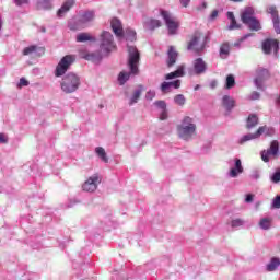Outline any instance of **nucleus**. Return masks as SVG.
Masks as SVG:
<instances>
[{
	"mask_svg": "<svg viewBox=\"0 0 280 280\" xmlns=\"http://www.w3.org/2000/svg\"><path fill=\"white\" fill-rule=\"evenodd\" d=\"M196 75H202L207 71V62L202 58H197L192 62Z\"/></svg>",
	"mask_w": 280,
	"mask_h": 280,
	"instance_id": "nucleus-14",
	"label": "nucleus"
},
{
	"mask_svg": "<svg viewBox=\"0 0 280 280\" xmlns=\"http://www.w3.org/2000/svg\"><path fill=\"white\" fill-rule=\"evenodd\" d=\"M280 266V259L277 257L271 258V261L267 265L268 272H273Z\"/></svg>",
	"mask_w": 280,
	"mask_h": 280,
	"instance_id": "nucleus-28",
	"label": "nucleus"
},
{
	"mask_svg": "<svg viewBox=\"0 0 280 280\" xmlns=\"http://www.w3.org/2000/svg\"><path fill=\"white\" fill-rule=\"evenodd\" d=\"M1 27H3V20L1 19V15H0V31H1Z\"/></svg>",
	"mask_w": 280,
	"mask_h": 280,
	"instance_id": "nucleus-58",
	"label": "nucleus"
},
{
	"mask_svg": "<svg viewBox=\"0 0 280 280\" xmlns=\"http://www.w3.org/2000/svg\"><path fill=\"white\" fill-rule=\"evenodd\" d=\"M228 19H230L231 21L229 30H240V25L237 24V21L235 20V15L233 14V12H228Z\"/></svg>",
	"mask_w": 280,
	"mask_h": 280,
	"instance_id": "nucleus-31",
	"label": "nucleus"
},
{
	"mask_svg": "<svg viewBox=\"0 0 280 280\" xmlns=\"http://www.w3.org/2000/svg\"><path fill=\"white\" fill-rule=\"evenodd\" d=\"M202 8H207V2H203V3H202Z\"/></svg>",
	"mask_w": 280,
	"mask_h": 280,
	"instance_id": "nucleus-61",
	"label": "nucleus"
},
{
	"mask_svg": "<svg viewBox=\"0 0 280 280\" xmlns=\"http://www.w3.org/2000/svg\"><path fill=\"white\" fill-rule=\"evenodd\" d=\"M110 27L118 38L124 37V25H121V21L119 19L114 18L110 22Z\"/></svg>",
	"mask_w": 280,
	"mask_h": 280,
	"instance_id": "nucleus-15",
	"label": "nucleus"
},
{
	"mask_svg": "<svg viewBox=\"0 0 280 280\" xmlns=\"http://www.w3.org/2000/svg\"><path fill=\"white\" fill-rule=\"evenodd\" d=\"M126 40H131V43L133 40H137V32H135L132 30H127L126 31Z\"/></svg>",
	"mask_w": 280,
	"mask_h": 280,
	"instance_id": "nucleus-35",
	"label": "nucleus"
},
{
	"mask_svg": "<svg viewBox=\"0 0 280 280\" xmlns=\"http://www.w3.org/2000/svg\"><path fill=\"white\" fill-rule=\"evenodd\" d=\"M268 14H271L272 21L276 19H279V11L277 10V7L271 5L267 9Z\"/></svg>",
	"mask_w": 280,
	"mask_h": 280,
	"instance_id": "nucleus-33",
	"label": "nucleus"
},
{
	"mask_svg": "<svg viewBox=\"0 0 280 280\" xmlns=\"http://www.w3.org/2000/svg\"><path fill=\"white\" fill-rule=\"evenodd\" d=\"M161 91L162 93H170V91H172V86H170L168 82H163L161 84Z\"/></svg>",
	"mask_w": 280,
	"mask_h": 280,
	"instance_id": "nucleus-42",
	"label": "nucleus"
},
{
	"mask_svg": "<svg viewBox=\"0 0 280 280\" xmlns=\"http://www.w3.org/2000/svg\"><path fill=\"white\" fill-rule=\"evenodd\" d=\"M0 143H8V137L5 133H0Z\"/></svg>",
	"mask_w": 280,
	"mask_h": 280,
	"instance_id": "nucleus-50",
	"label": "nucleus"
},
{
	"mask_svg": "<svg viewBox=\"0 0 280 280\" xmlns=\"http://www.w3.org/2000/svg\"><path fill=\"white\" fill-rule=\"evenodd\" d=\"M42 32L45 33L47 32V30L45 27H42Z\"/></svg>",
	"mask_w": 280,
	"mask_h": 280,
	"instance_id": "nucleus-62",
	"label": "nucleus"
},
{
	"mask_svg": "<svg viewBox=\"0 0 280 280\" xmlns=\"http://www.w3.org/2000/svg\"><path fill=\"white\" fill-rule=\"evenodd\" d=\"M36 49H38V47L36 45L28 46L23 49V56H30V55L34 54V51H36Z\"/></svg>",
	"mask_w": 280,
	"mask_h": 280,
	"instance_id": "nucleus-37",
	"label": "nucleus"
},
{
	"mask_svg": "<svg viewBox=\"0 0 280 280\" xmlns=\"http://www.w3.org/2000/svg\"><path fill=\"white\" fill-rule=\"evenodd\" d=\"M160 119L162 121H165V119H167V109H162L161 115H160Z\"/></svg>",
	"mask_w": 280,
	"mask_h": 280,
	"instance_id": "nucleus-48",
	"label": "nucleus"
},
{
	"mask_svg": "<svg viewBox=\"0 0 280 280\" xmlns=\"http://www.w3.org/2000/svg\"><path fill=\"white\" fill-rule=\"evenodd\" d=\"M231 51V46L229 44H222L220 47V56H229Z\"/></svg>",
	"mask_w": 280,
	"mask_h": 280,
	"instance_id": "nucleus-34",
	"label": "nucleus"
},
{
	"mask_svg": "<svg viewBox=\"0 0 280 280\" xmlns=\"http://www.w3.org/2000/svg\"><path fill=\"white\" fill-rule=\"evenodd\" d=\"M177 135L179 139L189 141V139L196 135V124H194V118L185 116L182 124L177 126Z\"/></svg>",
	"mask_w": 280,
	"mask_h": 280,
	"instance_id": "nucleus-3",
	"label": "nucleus"
},
{
	"mask_svg": "<svg viewBox=\"0 0 280 280\" xmlns=\"http://www.w3.org/2000/svg\"><path fill=\"white\" fill-rule=\"evenodd\" d=\"M60 85L63 93H75L80 89V77L75 73H68L62 78Z\"/></svg>",
	"mask_w": 280,
	"mask_h": 280,
	"instance_id": "nucleus-5",
	"label": "nucleus"
},
{
	"mask_svg": "<svg viewBox=\"0 0 280 280\" xmlns=\"http://www.w3.org/2000/svg\"><path fill=\"white\" fill-rule=\"evenodd\" d=\"M75 61V58L72 55L65 56L59 63L56 67L55 75L56 78H61V75H65L67 71H69V68L73 62Z\"/></svg>",
	"mask_w": 280,
	"mask_h": 280,
	"instance_id": "nucleus-9",
	"label": "nucleus"
},
{
	"mask_svg": "<svg viewBox=\"0 0 280 280\" xmlns=\"http://www.w3.org/2000/svg\"><path fill=\"white\" fill-rule=\"evenodd\" d=\"M207 43H209L207 35L200 32H195L188 42L187 49L189 51H194L197 56H202V52L207 47Z\"/></svg>",
	"mask_w": 280,
	"mask_h": 280,
	"instance_id": "nucleus-2",
	"label": "nucleus"
},
{
	"mask_svg": "<svg viewBox=\"0 0 280 280\" xmlns=\"http://www.w3.org/2000/svg\"><path fill=\"white\" fill-rule=\"evenodd\" d=\"M149 27H150V30H156V27H161V21L150 20Z\"/></svg>",
	"mask_w": 280,
	"mask_h": 280,
	"instance_id": "nucleus-39",
	"label": "nucleus"
},
{
	"mask_svg": "<svg viewBox=\"0 0 280 280\" xmlns=\"http://www.w3.org/2000/svg\"><path fill=\"white\" fill-rule=\"evenodd\" d=\"M24 3H27V0H15L16 5H23Z\"/></svg>",
	"mask_w": 280,
	"mask_h": 280,
	"instance_id": "nucleus-55",
	"label": "nucleus"
},
{
	"mask_svg": "<svg viewBox=\"0 0 280 280\" xmlns=\"http://www.w3.org/2000/svg\"><path fill=\"white\" fill-rule=\"evenodd\" d=\"M141 60V55L139 50L135 46H128V69L130 72H120L118 75L119 84L124 85L128 80H130V75H139V62Z\"/></svg>",
	"mask_w": 280,
	"mask_h": 280,
	"instance_id": "nucleus-1",
	"label": "nucleus"
},
{
	"mask_svg": "<svg viewBox=\"0 0 280 280\" xmlns=\"http://www.w3.org/2000/svg\"><path fill=\"white\" fill-rule=\"evenodd\" d=\"M154 97H156V92L150 90L149 92H147L145 98L149 101L154 100Z\"/></svg>",
	"mask_w": 280,
	"mask_h": 280,
	"instance_id": "nucleus-46",
	"label": "nucleus"
},
{
	"mask_svg": "<svg viewBox=\"0 0 280 280\" xmlns=\"http://www.w3.org/2000/svg\"><path fill=\"white\" fill-rule=\"evenodd\" d=\"M275 130L268 126H261L259 127L256 132L254 133H247L245 136H243L238 143L241 145H244V143H246V141H253L254 139H259V137H261V135H266L267 137H271V135H273Z\"/></svg>",
	"mask_w": 280,
	"mask_h": 280,
	"instance_id": "nucleus-7",
	"label": "nucleus"
},
{
	"mask_svg": "<svg viewBox=\"0 0 280 280\" xmlns=\"http://www.w3.org/2000/svg\"><path fill=\"white\" fill-rule=\"evenodd\" d=\"M253 19H255V9H253L252 7L245 8L241 14L242 23L246 25V23H248V21H252Z\"/></svg>",
	"mask_w": 280,
	"mask_h": 280,
	"instance_id": "nucleus-16",
	"label": "nucleus"
},
{
	"mask_svg": "<svg viewBox=\"0 0 280 280\" xmlns=\"http://www.w3.org/2000/svg\"><path fill=\"white\" fill-rule=\"evenodd\" d=\"M102 183V179H100V175L94 174L93 176L89 177L88 180L84 182L82 185L83 191L93 192L97 190V185Z\"/></svg>",
	"mask_w": 280,
	"mask_h": 280,
	"instance_id": "nucleus-13",
	"label": "nucleus"
},
{
	"mask_svg": "<svg viewBox=\"0 0 280 280\" xmlns=\"http://www.w3.org/2000/svg\"><path fill=\"white\" fill-rule=\"evenodd\" d=\"M167 56V67H174V65H176V59L178 58V52L176 51V49H174V46L170 47Z\"/></svg>",
	"mask_w": 280,
	"mask_h": 280,
	"instance_id": "nucleus-22",
	"label": "nucleus"
},
{
	"mask_svg": "<svg viewBox=\"0 0 280 280\" xmlns=\"http://www.w3.org/2000/svg\"><path fill=\"white\" fill-rule=\"evenodd\" d=\"M143 91H145V88L143 85H138V88L132 92L129 101V106H132L133 104H137V102H139Z\"/></svg>",
	"mask_w": 280,
	"mask_h": 280,
	"instance_id": "nucleus-18",
	"label": "nucleus"
},
{
	"mask_svg": "<svg viewBox=\"0 0 280 280\" xmlns=\"http://www.w3.org/2000/svg\"><path fill=\"white\" fill-rule=\"evenodd\" d=\"M185 75V66H179L174 72H170L165 75V80H174L176 78H183Z\"/></svg>",
	"mask_w": 280,
	"mask_h": 280,
	"instance_id": "nucleus-23",
	"label": "nucleus"
},
{
	"mask_svg": "<svg viewBox=\"0 0 280 280\" xmlns=\"http://www.w3.org/2000/svg\"><path fill=\"white\" fill-rule=\"evenodd\" d=\"M222 104L226 110H233V108H235V100L231 98L229 95L223 96Z\"/></svg>",
	"mask_w": 280,
	"mask_h": 280,
	"instance_id": "nucleus-25",
	"label": "nucleus"
},
{
	"mask_svg": "<svg viewBox=\"0 0 280 280\" xmlns=\"http://www.w3.org/2000/svg\"><path fill=\"white\" fill-rule=\"evenodd\" d=\"M100 43L101 51L105 56H108L110 51H115V49H117L115 39L113 38V34L110 32L103 31L100 35Z\"/></svg>",
	"mask_w": 280,
	"mask_h": 280,
	"instance_id": "nucleus-6",
	"label": "nucleus"
},
{
	"mask_svg": "<svg viewBox=\"0 0 280 280\" xmlns=\"http://www.w3.org/2000/svg\"><path fill=\"white\" fill-rule=\"evenodd\" d=\"M198 89H200V85L195 86V91H198Z\"/></svg>",
	"mask_w": 280,
	"mask_h": 280,
	"instance_id": "nucleus-60",
	"label": "nucleus"
},
{
	"mask_svg": "<svg viewBox=\"0 0 280 280\" xmlns=\"http://www.w3.org/2000/svg\"><path fill=\"white\" fill-rule=\"evenodd\" d=\"M262 51L267 56L272 54V51H273L275 56H277V54H279V42H278V39H272V38L265 39L262 42Z\"/></svg>",
	"mask_w": 280,
	"mask_h": 280,
	"instance_id": "nucleus-12",
	"label": "nucleus"
},
{
	"mask_svg": "<svg viewBox=\"0 0 280 280\" xmlns=\"http://www.w3.org/2000/svg\"><path fill=\"white\" fill-rule=\"evenodd\" d=\"M210 19H218V10H213L211 15H210Z\"/></svg>",
	"mask_w": 280,
	"mask_h": 280,
	"instance_id": "nucleus-54",
	"label": "nucleus"
},
{
	"mask_svg": "<svg viewBox=\"0 0 280 280\" xmlns=\"http://www.w3.org/2000/svg\"><path fill=\"white\" fill-rule=\"evenodd\" d=\"M250 36H254V34L253 33H248V34L244 35L243 37H241L238 39V43L234 44V46L235 47H240V43H244V40H246L247 38H250Z\"/></svg>",
	"mask_w": 280,
	"mask_h": 280,
	"instance_id": "nucleus-44",
	"label": "nucleus"
},
{
	"mask_svg": "<svg viewBox=\"0 0 280 280\" xmlns=\"http://www.w3.org/2000/svg\"><path fill=\"white\" fill-rule=\"evenodd\" d=\"M276 105L278 106V108H280V96L276 98Z\"/></svg>",
	"mask_w": 280,
	"mask_h": 280,
	"instance_id": "nucleus-57",
	"label": "nucleus"
},
{
	"mask_svg": "<svg viewBox=\"0 0 280 280\" xmlns=\"http://www.w3.org/2000/svg\"><path fill=\"white\" fill-rule=\"evenodd\" d=\"M270 78V71L266 68H258L256 70V78L254 80L257 89H259L260 91H264V82H266V80H269Z\"/></svg>",
	"mask_w": 280,
	"mask_h": 280,
	"instance_id": "nucleus-11",
	"label": "nucleus"
},
{
	"mask_svg": "<svg viewBox=\"0 0 280 280\" xmlns=\"http://www.w3.org/2000/svg\"><path fill=\"white\" fill-rule=\"evenodd\" d=\"M233 86H235V77L233 74H229L225 81V89H233Z\"/></svg>",
	"mask_w": 280,
	"mask_h": 280,
	"instance_id": "nucleus-32",
	"label": "nucleus"
},
{
	"mask_svg": "<svg viewBox=\"0 0 280 280\" xmlns=\"http://www.w3.org/2000/svg\"><path fill=\"white\" fill-rule=\"evenodd\" d=\"M259 97H260L259 92H253L250 95V100H259Z\"/></svg>",
	"mask_w": 280,
	"mask_h": 280,
	"instance_id": "nucleus-51",
	"label": "nucleus"
},
{
	"mask_svg": "<svg viewBox=\"0 0 280 280\" xmlns=\"http://www.w3.org/2000/svg\"><path fill=\"white\" fill-rule=\"evenodd\" d=\"M260 229H264V231H268L272 226V218H262L259 221Z\"/></svg>",
	"mask_w": 280,
	"mask_h": 280,
	"instance_id": "nucleus-27",
	"label": "nucleus"
},
{
	"mask_svg": "<svg viewBox=\"0 0 280 280\" xmlns=\"http://www.w3.org/2000/svg\"><path fill=\"white\" fill-rule=\"evenodd\" d=\"M155 104H156V106L162 108V110H164L166 108L165 102H163V101H158V102H155Z\"/></svg>",
	"mask_w": 280,
	"mask_h": 280,
	"instance_id": "nucleus-49",
	"label": "nucleus"
},
{
	"mask_svg": "<svg viewBox=\"0 0 280 280\" xmlns=\"http://www.w3.org/2000/svg\"><path fill=\"white\" fill-rule=\"evenodd\" d=\"M51 0H37V10H51Z\"/></svg>",
	"mask_w": 280,
	"mask_h": 280,
	"instance_id": "nucleus-26",
	"label": "nucleus"
},
{
	"mask_svg": "<svg viewBox=\"0 0 280 280\" xmlns=\"http://www.w3.org/2000/svg\"><path fill=\"white\" fill-rule=\"evenodd\" d=\"M276 34H280V18L272 20Z\"/></svg>",
	"mask_w": 280,
	"mask_h": 280,
	"instance_id": "nucleus-40",
	"label": "nucleus"
},
{
	"mask_svg": "<svg viewBox=\"0 0 280 280\" xmlns=\"http://www.w3.org/2000/svg\"><path fill=\"white\" fill-rule=\"evenodd\" d=\"M210 86H211V89H215V86H218V81H212L210 83Z\"/></svg>",
	"mask_w": 280,
	"mask_h": 280,
	"instance_id": "nucleus-56",
	"label": "nucleus"
},
{
	"mask_svg": "<svg viewBox=\"0 0 280 280\" xmlns=\"http://www.w3.org/2000/svg\"><path fill=\"white\" fill-rule=\"evenodd\" d=\"M243 173H244V166H242V160L236 159L235 167L230 170V176L231 178H237V175Z\"/></svg>",
	"mask_w": 280,
	"mask_h": 280,
	"instance_id": "nucleus-19",
	"label": "nucleus"
},
{
	"mask_svg": "<svg viewBox=\"0 0 280 280\" xmlns=\"http://www.w3.org/2000/svg\"><path fill=\"white\" fill-rule=\"evenodd\" d=\"M271 183H280V168H276L275 173L270 176Z\"/></svg>",
	"mask_w": 280,
	"mask_h": 280,
	"instance_id": "nucleus-38",
	"label": "nucleus"
},
{
	"mask_svg": "<svg viewBox=\"0 0 280 280\" xmlns=\"http://www.w3.org/2000/svg\"><path fill=\"white\" fill-rule=\"evenodd\" d=\"M23 86H30V81L25 78H21L18 84V89H23Z\"/></svg>",
	"mask_w": 280,
	"mask_h": 280,
	"instance_id": "nucleus-43",
	"label": "nucleus"
},
{
	"mask_svg": "<svg viewBox=\"0 0 280 280\" xmlns=\"http://www.w3.org/2000/svg\"><path fill=\"white\" fill-rule=\"evenodd\" d=\"M261 160L264 163H270V156L279 159V141L272 140L269 149L261 151Z\"/></svg>",
	"mask_w": 280,
	"mask_h": 280,
	"instance_id": "nucleus-10",
	"label": "nucleus"
},
{
	"mask_svg": "<svg viewBox=\"0 0 280 280\" xmlns=\"http://www.w3.org/2000/svg\"><path fill=\"white\" fill-rule=\"evenodd\" d=\"M95 153L101 159V161H103V163H108V156L106 155V150H104V148L97 147L95 149Z\"/></svg>",
	"mask_w": 280,
	"mask_h": 280,
	"instance_id": "nucleus-30",
	"label": "nucleus"
},
{
	"mask_svg": "<svg viewBox=\"0 0 280 280\" xmlns=\"http://www.w3.org/2000/svg\"><path fill=\"white\" fill-rule=\"evenodd\" d=\"M174 102H175V104H177L178 106H185V102H186L185 95H183V94H177V95L174 97Z\"/></svg>",
	"mask_w": 280,
	"mask_h": 280,
	"instance_id": "nucleus-36",
	"label": "nucleus"
},
{
	"mask_svg": "<svg viewBox=\"0 0 280 280\" xmlns=\"http://www.w3.org/2000/svg\"><path fill=\"white\" fill-rule=\"evenodd\" d=\"M230 1H233L234 3H240V2H242V0H230Z\"/></svg>",
	"mask_w": 280,
	"mask_h": 280,
	"instance_id": "nucleus-59",
	"label": "nucleus"
},
{
	"mask_svg": "<svg viewBox=\"0 0 280 280\" xmlns=\"http://www.w3.org/2000/svg\"><path fill=\"white\" fill-rule=\"evenodd\" d=\"M85 60H91L92 62H100L102 60V54L100 52H90L84 56Z\"/></svg>",
	"mask_w": 280,
	"mask_h": 280,
	"instance_id": "nucleus-29",
	"label": "nucleus"
},
{
	"mask_svg": "<svg viewBox=\"0 0 280 280\" xmlns=\"http://www.w3.org/2000/svg\"><path fill=\"white\" fill-rule=\"evenodd\" d=\"M259 125V116H257L256 114H250L247 119H246V126L245 128L247 130H253V128H255L256 126Z\"/></svg>",
	"mask_w": 280,
	"mask_h": 280,
	"instance_id": "nucleus-20",
	"label": "nucleus"
},
{
	"mask_svg": "<svg viewBox=\"0 0 280 280\" xmlns=\"http://www.w3.org/2000/svg\"><path fill=\"white\" fill-rule=\"evenodd\" d=\"M160 14L163 18V20L165 21V25L168 30V34L171 36H174V34H176V31L178 30V27H180V23H178L176 18L172 16V13H170L168 11L161 10Z\"/></svg>",
	"mask_w": 280,
	"mask_h": 280,
	"instance_id": "nucleus-8",
	"label": "nucleus"
},
{
	"mask_svg": "<svg viewBox=\"0 0 280 280\" xmlns=\"http://www.w3.org/2000/svg\"><path fill=\"white\" fill-rule=\"evenodd\" d=\"M273 209H280V196H276L272 202Z\"/></svg>",
	"mask_w": 280,
	"mask_h": 280,
	"instance_id": "nucleus-47",
	"label": "nucleus"
},
{
	"mask_svg": "<svg viewBox=\"0 0 280 280\" xmlns=\"http://www.w3.org/2000/svg\"><path fill=\"white\" fill-rule=\"evenodd\" d=\"M75 40L77 43H86V42L95 43L97 38L92 36L91 33H80L77 35Z\"/></svg>",
	"mask_w": 280,
	"mask_h": 280,
	"instance_id": "nucleus-21",
	"label": "nucleus"
},
{
	"mask_svg": "<svg viewBox=\"0 0 280 280\" xmlns=\"http://www.w3.org/2000/svg\"><path fill=\"white\" fill-rule=\"evenodd\" d=\"M73 5H75V0H66L61 8L57 11V16L61 19V16H65V14H67V12H69Z\"/></svg>",
	"mask_w": 280,
	"mask_h": 280,
	"instance_id": "nucleus-17",
	"label": "nucleus"
},
{
	"mask_svg": "<svg viewBox=\"0 0 280 280\" xmlns=\"http://www.w3.org/2000/svg\"><path fill=\"white\" fill-rule=\"evenodd\" d=\"M191 0H179L180 4L183 5V8H187L189 5V2Z\"/></svg>",
	"mask_w": 280,
	"mask_h": 280,
	"instance_id": "nucleus-52",
	"label": "nucleus"
},
{
	"mask_svg": "<svg viewBox=\"0 0 280 280\" xmlns=\"http://www.w3.org/2000/svg\"><path fill=\"white\" fill-rule=\"evenodd\" d=\"M243 224H244V220H242V219H234V220H232V222H231V226H232L233 229H235V228H237V226H243Z\"/></svg>",
	"mask_w": 280,
	"mask_h": 280,
	"instance_id": "nucleus-41",
	"label": "nucleus"
},
{
	"mask_svg": "<svg viewBox=\"0 0 280 280\" xmlns=\"http://www.w3.org/2000/svg\"><path fill=\"white\" fill-rule=\"evenodd\" d=\"M171 89H180V80H175L173 82H168Z\"/></svg>",
	"mask_w": 280,
	"mask_h": 280,
	"instance_id": "nucleus-45",
	"label": "nucleus"
},
{
	"mask_svg": "<svg viewBox=\"0 0 280 280\" xmlns=\"http://www.w3.org/2000/svg\"><path fill=\"white\" fill-rule=\"evenodd\" d=\"M253 198H255L254 195L248 194L245 198V202H253Z\"/></svg>",
	"mask_w": 280,
	"mask_h": 280,
	"instance_id": "nucleus-53",
	"label": "nucleus"
},
{
	"mask_svg": "<svg viewBox=\"0 0 280 280\" xmlns=\"http://www.w3.org/2000/svg\"><path fill=\"white\" fill-rule=\"evenodd\" d=\"M247 27H249L250 32H259L261 30V22L257 20V18H254L245 23Z\"/></svg>",
	"mask_w": 280,
	"mask_h": 280,
	"instance_id": "nucleus-24",
	"label": "nucleus"
},
{
	"mask_svg": "<svg viewBox=\"0 0 280 280\" xmlns=\"http://www.w3.org/2000/svg\"><path fill=\"white\" fill-rule=\"evenodd\" d=\"M95 21V12L86 11L82 13L78 20L69 22L68 27L72 32H78V30H84L89 23H93Z\"/></svg>",
	"mask_w": 280,
	"mask_h": 280,
	"instance_id": "nucleus-4",
	"label": "nucleus"
}]
</instances>
